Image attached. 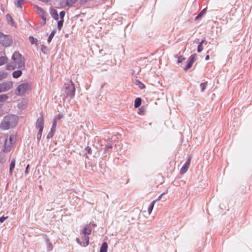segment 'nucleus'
Segmentation results:
<instances>
[{
    "instance_id": "nucleus-32",
    "label": "nucleus",
    "mask_w": 252,
    "mask_h": 252,
    "mask_svg": "<svg viewBox=\"0 0 252 252\" xmlns=\"http://www.w3.org/2000/svg\"><path fill=\"white\" fill-rule=\"evenodd\" d=\"M206 85H207V82L201 83L200 84V87L201 92L204 91V90L206 89Z\"/></svg>"
},
{
    "instance_id": "nucleus-23",
    "label": "nucleus",
    "mask_w": 252,
    "mask_h": 252,
    "mask_svg": "<svg viewBox=\"0 0 252 252\" xmlns=\"http://www.w3.org/2000/svg\"><path fill=\"white\" fill-rule=\"evenodd\" d=\"M207 8H205L203 9H202L199 13L197 15V16L195 17V20L199 19L206 11Z\"/></svg>"
},
{
    "instance_id": "nucleus-31",
    "label": "nucleus",
    "mask_w": 252,
    "mask_h": 252,
    "mask_svg": "<svg viewBox=\"0 0 252 252\" xmlns=\"http://www.w3.org/2000/svg\"><path fill=\"white\" fill-rule=\"evenodd\" d=\"M8 98V96L6 94H0V102L4 101L6 100Z\"/></svg>"
},
{
    "instance_id": "nucleus-2",
    "label": "nucleus",
    "mask_w": 252,
    "mask_h": 252,
    "mask_svg": "<svg viewBox=\"0 0 252 252\" xmlns=\"http://www.w3.org/2000/svg\"><path fill=\"white\" fill-rule=\"evenodd\" d=\"M18 118L14 115H8L5 116L0 124V129L5 130L12 128L16 126Z\"/></svg>"
},
{
    "instance_id": "nucleus-47",
    "label": "nucleus",
    "mask_w": 252,
    "mask_h": 252,
    "mask_svg": "<svg viewBox=\"0 0 252 252\" xmlns=\"http://www.w3.org/2000/svg\"><path fill=\"white\" fill-rule=\"evenodd\" d=\"M46 48V47L45 46H44V45H42V48H41V51H42V52H43V53H45V52H44V49H45Z\"/></svg>"
},
{
    "instance_id": "nucleus-36",
    "label": "nucleus",
    "mask_w": 252,
    "mask_h": 252,
    "mask_svg": "<svg viewBox=\"0 0 252 252\" xmlns=\"http://www.w3.org/2000/svg\"><path fill=\"white\" fill-rule=\"evenodd\" d=\"M185 59H186L185 58H184L183 56H180L179 57V58L178 59V62L179 63H182L184 62Z\"/></svg>"
},
{
    "instance_id": "nucleus-46",
    "label": "nucleus",
    "mask_w": 252,
    "mask_h": 252,
    "mask_svg": "<svg viewBox=\"0 0 252 252\" xmlns=\"http://www.w3.org/2000/svg\"><path fill=\"white\" fill-rule=\"evenodd\" d=\"M165 194V193H164V192H163V193H161V194H160V195L158 197V198L157 199V200H160V198H161V196H162L163 194Z\"/></svg>"
},
{
    "instance_id": "nucleus-35",
    "label": "nucleus",
    "mask_w": 252,
    "mask_h": 252,
    "mask_svg": "<svg viewBox=\"0 0 252 252\" xmlns=\"http://www.w3.org/2000/svg\"><path fill=\"white\" fill-rule=\"evenodd\" d=\"M42 131L43 129H38V132L37 134V139L38 140H39L41 138Z\"/></svg>"
},
{
    "instance_id": "nucleus-29",
    "label": "nucleus",
    "mask_w": 252,
    "mask_h": 252,
    "mask_svg": "<svg viewBox=\"0 0 252 252\" xmlns=\"http://www.w3.org/2000/svg\"><path fill=\"white\" fill-rule=\"evenodd\" d=\"M36 8H37V10L39 11V12H40V13H41L42 14V19H43V20L44 21V22L45 21V18L44 17V11L43 10V9L41 8V7H40L39 6H36Z\"/></svg>"
},
{
    "instance_id": "nucleus-43",
    "label": "nucleus",
    "mask_w": 252,
    "mask_h": 252,
    "mask_svg": "<svg viewBox=\"0 0 252 252\" xmlns=\"http://www.w3.org/2000/svg\"><path fill=\"white\" fill-rule=\"evenodd\" d=\"M63 117V115L62 114H58L57 116L55 117V118H57L56 120L57 121L59 120Z\"/></svg>"
},
{
    "instance_id": "nucleus-8",
    "label": "nucleus",
    "mask_w": 252,
    "mask_h": 252,
    "mask_svg": "<svg viewBox=\"0 0 252 252\" xmlns=\"http://www.w3.org/2000/svg\"><path fill=\"white\" fill-rule=\"evenodd\" d=\"M12 42L11 38L0 32V43L3 46L8 47Z\"/></svg>"
},
{
    "instance_id": "nucleus-16",
    "label": "nucleus",
    "mask_w": 252,
    "mask_h": 252,
    "mask_svg": "<svg viewBox=\"0 0 252 252\" xmlns=\"http://www.w3.org/2000/svg\"><path fill=\"white\" fill-rule=\"evenodd\" d=\"M189 165L184 164L181 169H180V173L181 174L183 175L185 173L187 172L188 171L189 168Z\"/></svg>"
},
{
    "instance_id": "nucleus-11",
    "label": "nucleus",
    "mask_w": 252,
    "mask_h": 252,
    "mask_svg": "<svg viewBox=\"0 0 252 252\" xmlns=\"http://www.w3.org/2000/svg\"><path fill=\"white\" fill-rule=\"evenodd\" d=\"M44 126V118L43 115L39 117L36 123V127L38 129H43Z\"/></svg>"
},
{
    "instance_id": "nucleus-30",
    "label": "nucleus",
    "mask_w": 252,
    "mask_h": 252,
    "mask_svg": "<svg viewBox=\"0 0 252 252\" xmlns=\"http://www.w3.org/2000/svg\"><path fill=\"white\" fill-rule=\"evenodd\" d=\"M55 33H56V31H53L50 33V35H49V36L48 37V42L49 43L52 40V38H53V37L55 35Z\"/></svg>"
},
{
    "instance_id": "nucleus-40",
    "label": "nucleus",
    "mask_w": 252,
    "mask_h": 252,
    "mask_svg": "<svg viewBox=\"0 0 252 252\" xmlns=\"http://www.w3.org/2000/svg\"><path fill=\"white\" fill-rule=\"evenodd\" d=\"M24 0H18L17 1V6L19 7H21L22 4L23 3Z\"/></svg>"
},
{
    "instance_id": "nucleus-19",
    "label": "nucleus",
    "mask_w": 252,
    "mask_h": 252,
    "mask_svg": "<svg viewBox=\"0 0 252 252\" xmlns=\"http://www.w3.org/2000/svg\"><path fill=\"white\" fill-rule=\"evenodd\" d=\"M156 201V200L153 201L148 207V214L149 215H150L152 213V211L153 209V208H154V206Z\"/></svg>"
},
{
    "instance_id": "nucleus-39",
    "label": "nucleus",
    "mask_w": 252,
    "mask_h": 252,
    "mask_svg": "<svg viewBox=\"0 0 252 252\" xmlns=\"http://www.w3.org/2000/svg\"><path fill=\"white\" fill-rule=\"evenodd\" d=\"M203 50L202 45L199 44L197 46V51L198 53H200Z\"/></svg>"
},
{
    "instance_id": "nucleus-4",
    "label": "nucleus",
    "mask_w": 252,
    "mask_h": 252,
    "mask_svg": "<svg viewBox=\"0 0 252 252\" xmlns=\"http://www.w3.org/2000/svg\"><path fill=\"white\" fill-rule=\"evenodd\" d=\"M112 59V56L110 54L106 53L105 51L103 50H99V55L97 56V60L98 63L97 64H101L104 66V69L106 70V67L108 64L112 63L110 61Z\"/></svg>"
},
{
    "instance_id": "nucleus-33",
    "label": "nucleus",
    "mask_w": 252,
    "mask_h": 252,
    "mask_svg": "<svg viewBox=\"0 0 252 252\" xmlns=\"http://www.w3.org/2000/svg\"><path fill=\"white\" fill-rule=\"evenodd\" d=\"M77 0H67L66 4L68 6L73 5L76 2Z\"/></svg>"
},
{
    "instance_id": "nucleus-1",
    "label": "nucleus",
    "mask_w": 252,
    "mask_h": 252,
    "mask_svg": "<svg viewBox=\"0 0 252 252\" xmlns=\"http://www.w3.org/2000/svg\"><path fill=\"white\" fill-rule=\"evenodd\" d=\"M25 68L24 59L18 52H15L12 56V62L7 65L8 69L13 70L15 68L23 69Z\"/></svg>"
},
{
    "instance_id": "nucleus-17",
    "label": "nucleus",
    "mask_w": 252,
    "mask_h": 252,
    "mask_svg": "<svg viewBox=\"0 0 252 252\" xmlns=\"http://www.w3.org/2000/svg\"><path fill=\"white\" fill-rule=\"evenodd\" d=\"M107 249H108L107 243L106 242H104L101 245L99 252H107Z\"/></svg>"
},
{
    "instance_id": "nucleus-44",
    "label": "nucleus",
    "mask_w": 252,
    "mask_h": 252,
    "mask_svg": "<svg viewBox=\"0 0 252 252\" xmlns=\"http://www.w3.org/2000/svg\"><path fill=\"white\" fill-rule=\"evenodd\" d=\"M205 43L206 44V39H205V38H204L201 40V41L199 43V44L202 45V44H203V43Z\"/></svg>"
},
{
    "instance_id": "nucleus-28",
    "label": "nucleus",
    "mask_w": 252,
    "mask_h": 252,
    "mask_svg": "<svg viewBox=\"0 0 252 252\" xmlns=\"http://www.w3.org/2000/svg\"><path fill=\"white\" fill-rule=\"evenodd\" d=\"M6 17L7 20L9 22H10L11 25L14 24V21H13L12 17L9 14H6Z\"/></svg>"
},
{
    "instance_id": "nucleus-3",
    "label": "nucleus",
    "mask_w": 252,
    "mask_h": 252,
    "mask_svg": "<svg viewBox=\"0 0 252 252\" xmlns=\"http://www.w3.org/2000/svg\"><path fill=\"white\" fill-rule=\"evenodd\" d=\"M93 227H94L93 224H90L84 227L80 236L76 239L78 244L83 247L88 245L89 243L88 235L91 234Z\"/></svg>"
},
{
    "instance_id": "nucleus-25",
    "label": "nucleus",
    "mask_w": 252,
    "mask_h": 252,
    "mask_svg": "<svg viewBox=\"0 0 252 252\" xmlns=\"http://www.w3.org/2000/svg\"><path fill=\"white\" fill-rule=\"evenodd\" d=\"M7 61V59L5 57H0V66L5 64Z\"/></svg>"
},
{
    "instance_id": "nucleus-9",
    "label": "nucleus",
    "mask_w": 252,
    "mask_h": 252,
    "mask_svg": "<svg viewBox=\"0 0 252 252\" xmlns=\"http://www.w3.org/2000/svg\"><path fill=\"white\" fill-rule=\"evenodd\" d=\"M15 136L11 135L8 138L6 139L4 143V152H9L14 143Z\"/></svg>"
},
{
    "instance_id": "nucleus-27",
    "label": "nucleus",
    "mask_w": 252,
    "mask_h": 252,
    "mask_svg": "<svg viewBox=\"0 0 252 252\" xmlns=\"http://www.w3.org/2000/svg\"><path fill=\"white\" fill-rule=\"evenodd\" d=\"M7 74L5 72L0 71V81L6 78Z\"/></svg>"
},
{
    "instance_id": "nucleus-7",
    "label": "nucleus",
    "mask_w": 252,
    "mask_h": 252,
    "mask_svg": "<svg viewBox=\"0 0 252 252\" xmlns=\"http://www.w3.org/2000/svg\"><path fill=\"white\" fill-rule=\"evenodd\" d=\"M30 89V85L28 83H24L19 85L16 90V94L18 95H22L25 93Z\"/></svg>"
},
{
    "instance_id": "nucleus-14",
    "label": "nucleus",
    "mask_w": 252,
    "mask_h": 252,
    "mask_svg": "<svg viewBox=\"0 0 252 252\" xmlns=\"http://www.w3.org/2000/svg\"><path fill=\"white\" fill-rule=\"evenodd\" d=\"M27 105V101L26 100L23 99L21 100L18 104V107L20 109H25Z\"/></svg>"
},
{
    "instance_id": "nucleus-20",
    "label": "nucleus",
    "mask_w": 252,
    "mask_h": 252,
    "mask_svg": "<svg viewBox=\"0 0 252 252\" xmlns=\"http://www.w3.org/2000/svg\"><path fill=\"white\" fill-rule=\"evenodd\" d=\"M141 104V99L139 97H137L134 101V107L137 108L140 106Z\"/></svg>"
},
{
    "instance_id": "nucleus-37",
    "label": "nucleus",
    "mask_w": 252,
    "mask_h": 252,
    "mask_svg": "<svg viewBox=\"0 0 252 252\" xmlns=\"http://www.w3.org/2000/svg\"><path fill=\"white\" fill-rule=\"evenodd\" d=\"M65 12L64 11H62L60 13V17L61 20H63L64 16L65 15Z\"/></svg>"
},
{
    "instance_id": "nucleus-21",
    "label": "nucleus",
    "mask_w": 252,
    "mask_h": 252,
    "mask_svg": "<svg viewBox=\"0 0 252 252\" xmlns=\"http://www.w3.org/2000/svg\"><path fill=\"white\" fill-rule=\"evenodd\" d=\"M46 242L47 244V251L48 252L52 251L53 249L52 244L51 242H50L48 239H46Z\"/></svg>"
},
{
    "instance_id": "nucleus-10",
    "label": "nucleus",
    "mask_w": 252,
    "mask_h": 252,
    "mask_svg": "<svg viewBox=\"0 0 252 252\" xmlns=\"http://www.w3.org/2000/svg\"><path fill=\"white\" fill-rule=\"evenodd\" d=\"M13 86V83L11 81H5L0 83V93L7 92Z\"/></svg>"
},
{
    "instance_id": "nucleus-34",
    "label": "nucleus",
    "mask_w": 252,
    "mask_h": 252,
    "mask_svg": "<svg viewBox=\"0 0 252 252\" xmlns=\"http://www.w3.org/2000/svg\"><path fill=\"white\" fill-rule=\"evenodd\" d=\"M63 20H60L58 23V28L59 30H61L63 26Z\"/></svg>"
},
{
    "instance_id": "nucleus-5",
    "label": "nucleus",
    "mask_w": 252,
    "mask_h": 252,
    "mask_svg": "<svg viewBox=\"0 0 252 252\" xmlns=\"http://www.w3.org/2000/svg\"><path fill=\"white\" fill-rule=\"evenodd\" d=\"M65 92L67 96L72 98L74 94L75 89L74 85L71 80H68L65 83Z\"/></svg>"
},
{
    "instance_id": "nucleus-26",
    "label": "nucleus",
    "mask_w": 252,
    "mask_h": 252,
    "mask_svg": "<svg viewBox=\"0 0 252 252\" xmlns=\"http://www.w3.org/2000/svg\"><path fill=\"white\" fill-rule=\"evenodd\" d=\"M29 40L32 44H36L37 42V39L34 38L32 36L29 37Z\"/></svg>"
},
{
    "instance_id": "nucleus-42",
    "label": "nucleus",
    "mask_w": 252,
    "mask_h": 252,
    "mask_svg": "<svg viewBox=\"0 0 252 252\" xmlns=\"http://www.w3.org/2000/svg\"><path fill=\"white\" fill-rule=\"evenodd\" d=\"M7 218V217H1L0 218V222L1 223L3 222Z\"/></svg>"
},
{
    "instance_id": "nucleus-22",
    "label": "nucleus",
    "mask_w": 252,
    "mask_h": 252,
    "mask_svg": "<svg viewBox=\"0 0 252 252\" xmlns=\"http://www.w3.org/2000/svg\"><path fill=\"white\" fill-rule=\"evenodd\" d=\"M55 132V129L54 128V127H52L50 129V132L48 133V134L47 136V138L48 139L52 138Z\"/></svg>"
},
{
    "instance_id": "nucleus-13",
    "label": "nucleus",
    "mask_w": 252,
    "mask_h": 252,
    "mask_svg": "<svg viewBox=\"0 0 252 252\" xmlns=\"http://www.w3.org/2000/svg\"><path fill=\"white\" fill-rule=\"evenodd\" d=\"M50 13L55 20H58L59 19V15L56 9L53 8H50Z\"/></svg>"
},
{
    "instance_id": "nucleus-12",
    "label": "nucleus",
    "mask_w": 252,
    "mask_h": 252,
    "mask_svg": "<svg viewBox=\"0 0 252 252\" xmlns=\"http://www.w3.org/2000/svg\"><path fill=\"white\" fill-rule=\"evenodd\" d=\"M196 56V54L192 55L189 58V61L188 62L186 66L184 67V69L185 70H187L189 69L192 65L193 63L194 62L195 58Z\"/></svg>"
},
{
    "instance_id": "nucleus-41",
    "label": "nucleus",
    "mask_w": 252,
    "mask_h": 252,
    "mask_svg": "<svg viewBox=\"0 0 252 252\" xmlns=\"http://www.w3.org/2000/svg\"><path fill=\"white\" fill-rule=\"evenodd\" d=\"M190 160H191V157H189V158L187 160V161L185 163V164L190 165Z\"/></svg>"
},
{
    "instance_id": "nucleus-6",
    "label": "nucleus",
    "mask_w": 252,
    "mask_h": 252,
    "mask_svg": "<svg viewBox=\"0 0 252 252\" xmlns=\"http://www.w3.org/2000/svg\"><path fill=\"white\" fill-rule=\"evenodd\" d=\"M119 137H118V135H114V136H112L111 138V141L110 142H107V144H105V143H106V140L105 139H104L103 140H100V145L101 146H102L103 145V143H104V145L105 146V151H108L109 149H112V148H113V145L114 144V143L116 142V141H117V142H118V141L117 140L118 139Z\"/></svg>"
},
{
    "instance_id": "nucleus-18",
    "label": "nucleus",
    "mask_w": 252,
    "mask_h": 252,
    "mask_svg": "<svg viewBox=\"0 0 252 252\" xmlns=\"http://www.w3.org/2000/svg\"><path fill=\"white\" fill-rule=\"evenodd\" d=\"M15 166V159L14 158H13L11 160L10 165V168H9V173L10 174H12V171L13 169L14 168Z\"/></svg>"
},
{
    "instance_id": "nucleus-24",
    "label": "nucleus",
    "mask_w": 252,
    "mask_h": 252,
    "mask_svg": "<svg viewBox=\"0 0 252 252\" xmlns=\"http://www.w3.org/2000/svg\"><path fill=\"white\" fill-rule=\"evenodd\" d=\"M135 85H137L140 89H143L145 88V86L138 80H136Z\"/></svg>"
},
{
    "instance_id": "nucleus-45",
    "label": "nucleus",
    "mask_w": 252,
    "mask_h": 252,
    "mask_svg": "<svg viewBox=\"0 0 252 252\" xmlns=\"http://www.w3.org/2000/svg\"><path fill=\"white\" fill-rule=\"evenodd\" d=\"M29 166H30L29 164H28L27 167H26V170H25V173L26 174H28L29 173L28 169L29 168Z\"/></svg>"
},
{
    "instance_id": "nucleus-15",
    "label": "nucleus",
    "mask_w": 252,
    "mask_h": 252,
    "mask_svg": "<svg viewBox=\"0 0 252 252\" xmlns=\"http://www.w3.org/2000/svg\"><path fill=\"white\" fill-rule=\"evenodd\" d=\"M22 74V69H20L19 70L14 71L12 73V76L15 78H18L21 76Z\"/></svg>"
},
{
    "instance_id": "nucleus-38",
    "label": "nucleus",
    "mask_w": 252,
    "mask_h": 252,
    "mask_svg": "<svg viewBox=\"0 0 252 252\" xmlns=\"http://www.w3.org/2000/svg\"><path fill=\"white\" fill-rule=\"evenodd\" d=\"M57 118H55L53 120V125L52 127H54V128L56 129V127L57 124V121L56 120Z\"/></svg>"
},
{
    "instance_id": "nucleus-48",
    "label": "nucleus",
    "mask_w": 252,
    "mask_h": 252,
    "mask_svg": "<svg viewBox=\"0 0 252 252\" xmlns=\"http://www.w3.org/2000/svg\"><path fill=\"white\" fill-rule=\"evenodd\" d=\"M209 58H210L209 56V55H207L205 57V60L207 61V60H208L209 59Z\"/></svg>"
},
{
    "instance_id": "nucleus-49",
    "label": "nucleus",
    "mask_w": 252,
    "mask_h": 252,
    "mask_svg": "<svg viewBox=\"0 0 252 252\" xmlns=\"http://www.w3.org/2000/svg\"><path fill=\"white\" fill-rule=\"evenodd\" d=\"M86 150L88 151V153H89L90 151L91 150V148L88 147L86 148Z\"/></svg>"
}]
</instances>
